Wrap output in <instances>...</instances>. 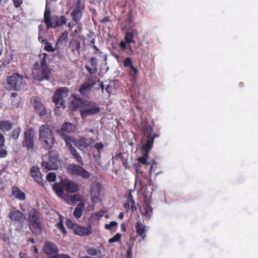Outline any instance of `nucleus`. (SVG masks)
Listing matches in <instances>:
<instances>
[{
    "mask_svg": "<svg viewBox=\"0 0 258 258\" xmlns=\"http://www.w3.org/2000/svg\"><path fill=\"white\" fill-rule=\"evenodd\" d=\"M49 56V54L45 52L39 54L40 65L38 62H36L32 69V74L35 79L38 80L49 79L51 70L47 64V61L50 59Z\"/></svg>",
    "mask_w": 258,
    "mask_h": 258,
    "instance_id": "f257e3e1",
    "label": "nucleus"
},
{
    "mask_svg": "<svg viewBox=\"0 0 258 258\" xmlns=\"http://www.w3.org/2000/svg\"><path fill=\"white\" fill-rule=\"evenodd\" d=\"M39 138L43 147L50 150L53 146L55 140L52 130L48 124L41 125L39 128Z\"/></svg>",
    "mask_w": 258,
    "mask_h": 258,
    "instance_id": "f03ea898",
    "label": "nucleus"
},
{
    "mask_svg": "<svg viewBox=\"0 0 258 258\" xmlns=\"http://www.w3.org/2000/svg\"><path fill=\"white\" fill-rule=\"evenodd\" d=\"M28 225L31 232L37 235L42 232V227L40 213L35 209H32L29 212L28 218Z\"/></svg>",
    "mask_w": 258,
    "mask_h": 258,
    "instance_id": "7ed1b4c3",
    "label": "nucleus"
},
{
    "mask_svg": "<svg viewBox=\"0 0 258 258\" xmlns=\"http://www.w3.org/2000/svg\"><path fill=\"white\" fill-rule=\"evenodd\" d=\"M50 13V10L46 6L44 14V22L46 24L47 29L51 28H55L67 23V19L65 16H55L52 19L54 23V25H52Z\"/></svg>",
    "mask_w": 258,
    "mask_h": 258,
    "instance_id": "20e7f679",
    "label": "nucleus"
},
{
    "mask_svg": "<svg viewBox=\"0 0 258 258\" xmlns=\"http://www.w3.org/2000/svg\"><path fill=\"white\" fill-rule=\"evenodd\" d=\"M66 224L67 227L72 230L75 234L80 236H87L92 233V227L90 225L87 227H83L73 222L70 219H67Z\"/></svg>",
    "mask_w": 258,
    "mask_h": 258,
    "instance_id": "39448f33",
    "label": "nucleus"
},
{
    "mask_svg": "<svg viewBox=\"0 0 258 258\" xmlns=\"http://www.w3.org/2000/svg\"><path fill=\"white\" fill-rule=\"evenodd\" d=\"M85 8V0H74L71 16L73 20L78 24L81 20Z\"/></svg>",
    "mask_w": 258,
    "mask_h": 258,
    "instance_id": "423d86ee",
    "label": "nucleus"
},
{
    "mask_svg": "<svg viewBox=\"0 0 258 258\" xmlns=\"http://www.w3.org/2000/svg\"><path fill=\"white\" fill-rule=\"evenodd\" d=\"M58 155L57 153L50 151L49 153L48 161L43 160L41 163L42 167L48 170H55L58 167Z\"/></svg>",
    "mask_w": 258,
    "mask_h": 258,
    "instance_id": "0eeeda50",
    "label": "nucleus"
},
{
    "mask_svg": "<svg viewBox=\"0 0 258 258\" xmlns=\"http://www.w3.org/2000/svg\"><path fill=\"white\" fill-rule=\"evenodd\" d=\"M7 82L10 88L15 90H20L25 85V82L22 76L18 74H14L8 77Z\"/></svg>",
    "mask_w": 258,
    "mask_h": 258,
    "instance_id": "6e6552de",
    "label": "nucleus"
},
{
    "mask_svg": "<svg viewBox=\"0 0 258 258\" xmlns=\"http://www.w3.org/2000/svg\"><path fill=\"white\" fill-rule=\"evenodd\" d=\"M68 92L69 90L66 87L60 88L55 91L52 98V101L57 108L64 105L63 98L68 95Z\"/></svg>",
    "mask_w": 258,
    "mask_h": 258,
    "instance_id": "1a4fd4ad",
    "label": "nucleus"
},
{
    "mask_svg": "<svg viewBox=\"0 0 258 258\" xmlns=\"http://www.w3.org/2000/svg\"><path fill=\"white\" fill-rule=\"evenodd\" d=\"M68 171L73 175H77L83 178H88L90 174L83 167L77 164H70L67 167Z\"/></svg>",
    "mask_w": 258,
    "mask_h": 258,
    "instance_id": "9d476101",
    "label": "nucleus"
},
{
    "mask_svg": "<svg viewBox=\"0 0 258 258\" xmlns=\"http://www.w3.org/2000/svg\"><path fill=\"white\" fill-rule=\"evenodd\" d=\"M24 141L23 146L28 150L34 149V131L33 128H27L24 133Z\"/></svg>",
    "mask_w": 258,
    "mask_h": 258,
    "instance_id": "9b49d317",
    "label": "nucleus"
},
{
    "mask_svg": "<svg viewBox=\"0 0 258 258\" xmlns=\"http://www.w3.org/2000/svg\"><path fill=\"white\" fill-rule=\"evenodd\" d=\"M44 251L50 258L58 254V249L55 243L47 241L44 244Z\"/></svg>",
    "mask_w": 258,
    "mask_h": 258,
    "instance_id": "f8f14e48",
    "label": "nucleus"
},
{
    "mask_svg": "<svg viewBox=\"0 0 258 258\" xmlns=\"http://www.w3.org/2000/svg\"><path fill=\"white\" fill-rule=\"evenodd\" d=\"M30 175L36 183L40 186H44L42 175L38 167L33 166L31 168Z\"/></svg>",
    "mask_w": 258,
    "mask_h": 258,
    "instance_id": "ddd939ff",
    "label": "nucleus"
},
{
    "mask_svg": "<svg viewBox=\"0 0 258 258\" xmlns=\"http://www.w3.org/2000/svg\"><path fill=\"white\" fill-rule=\"evenodd\" d=\"M69 33L64 31L58 37L55 45L56 48H61L67 47L70 44Z\"/></svg>",
    "mask_w": 258,
    "mask_h": 258,
    "instance_id": "4468645a",
    "label": "nucleus"
},
{
    "mask_svg": "<svg viewBox=\"0 0 258 258\" xmlns=\"http://www.w3.org/2000/svg\"><path fill=\"white\" fill-rule=\"evenodd\" d=\"M101 184L98 182L94 181L90 185V196L93 202L99 199V196L101 190Z\"/></svg>",
    "mask_w": 258,
    "mask_h": 258,
    "instance_id": "2eb2a0df",
    "label": "nucleus"
},
{
    "mask_svg": "<svg viewBox=\"0 0 258 258\" xmlns=\"http://www.w3.org/2000/svg\"><path fill=\"white\" fill-rule=\"evenodd\" d=\"M33 107L39 116H43L46 114V110L42 103L41 102L40 98H34Z\"/></svg>",
    "mask_w": 258,
    "mask_h": 258,
    "instance_id": "dca6fc26",
    "label": "nucleus"
},
{
    "mask_svg": "<svg viewBox=\"0 0 258 258\" xmlns=\"http://www.w3.org/2000/svg\"><path fill=\"white\" fill-rule=\"evenodd\" d=\"M63 186H64V190L69 193H74L79 190L77 184L68 179H63Z\"/></svg>",
    "mask_w": 258,
    "mask_h": 258,
    "instance_id": "f3484780",
    "label": "nucleus"
},
{
    "mask_svg": "<svg viewBox=\"0 0 258 258\" xmlns=\"http://www.w3.org/2000/svg\"><path fill=\"white\" fill-rule=\"evenodd\" d=\"M9 218L13 221L21 222L25 219L24 215L19 210H11L9 213Z\"/></svg>",
    "mask_w": 258,
    "mask_h": 258,
    "instance_id": "a211bd4d",
    "label": "nucleus"
},
{
    "mask_svg": "<svg viewBox=\"0 0 258 258\" xmlns=\"http://www.w3.org/2000/svg\"><path fill=\"white\" fill-rule=\"evenodd\" d=\"M137 236H139L144 240L146 237V227L141 222H138L135 226Z\"/></svg>",
    "mask_w": 258,
    "mask_h": 258,
    "instance_id": "6ab92c4d",
    "label": "nucleus"
},
{
    "mask_svg": "<svg viewBox=\"0 0 258 258\" xmlns=\"http://www.w3.org/2000/svg\"><path fill=\"white\" fill-rule=\"evenodd\" d=\"M101 110L100 107L96 106L85 109L80 110V114L83 118H86L88 115H95L99 113Z\"/></svg>",
    "mask_w": 258,
    "mask_h": 258,
    "instance_id": "aec40b11",
    "label": "nucleus"
},
{
    "mask_svg": "<svg viewBox=\"0 0 258 258\" xmlns=\"http://www.w3.org/2000/svg\"><path fill=\"white\" fill-rule=\"evenodd\" d=\"M157 136L158 135L156 134H153V136H148L146 143L142 147V150L148 153L153 147L154 138Z\"/></svg>",
    "mask_w": 258,
    "mask_h": 258,
    "instance_id": "412c9836",
    "label": "nucleus"
},
{
    "mask_svg": "<svg viewBox=\"0 0 258 258\" xmlns=\"http://www.w3.org/2000/svg\"><path fill=\"white\" fill-rule=\"evenodd\" d=\"M92 139L82 138L75 141L74 145L80 149L87 148L91 144Z\"/></svg>",
    "mask_w": 258,
    "mask_h": 258,
    "instance_id": "4be33fe9",
    "label": "nucleus"
},
{
    "mask_svg": "<svg viewBox=\"0 0 258 258\" xmlns=\"http://www.w3.org/2000/svg\"><path fill=\"white\" fill-rule=\"evenodd\" d=\"M75 130V126L73 125L70 122H66L62 126L61 128V130H57L56 131L57 133L60 136H63L64 133L63 132H66L67 133H72L74 132Z\"/></svg>",
    "mask_w": 258,
    "mask_h": 258,
    "instance_id": "5701e85b",
    "label": "nucleus"
},
{
    "mask_svg": "<svg viewBox=\"0 0 258 258\" xmlns=\"http://www.w3.org/2000/svg\"><path fill=\"white\" fill-rule=\"evenodd\" d=\"M89 81L90 82V83L85 82L81 86L79 89V91L82 95H85L86 92L90 91L95 85V82L94 81L91 80V79Z\"/></svg>",
    "mask_w": 258,
    "mask_h": 258,
    "instance_id": "b1692460",
    "label": "nucleus"
},
{
    "mask_svg": "<svg viewBox=\"0 0 258 258\" xmlns=\"http://www.w3.org/2000/svg\"><path fill=\"white\" fill-rule=\"evenodd\" d=\"M12 194L18 200L24 201L26 199L25 194L16 186L12 187Z\"/></svg>",
    "mask_w": 258,
    "mask_h": 258,
    "instance_id": "393cba45",
    "label": "nucleus"
},
{
    "mask_svg": "<svg viewBox=\"0 0 258 258\" xmlns=\"http://www.w3.org/2000/svg\"><path fill=\"white\" fill-rule=\"evenodd\" d=\"M52 188L58 197H62L64 189V186H63V179L61 180L59 183L54 184Z\"/></svg>",
    "mask_w": 258,
    "mask_h": 258,
    "instance_id": "a878e982",
    "label": "nucleus"
},
{
    "mask_svg": "<svg viewBox=\"0 0 258 258\" xmlns=\"http://www.w3.org/2000/svg\"><path fill=\"white\" fill-rule=\"evenodd\" d=\"M90 63L92 68H91L87 65H86L85 68L88 71V73L91 75L97 72V58L94 57H92L90 59Z\"/></svg>",
    "mask_w": 258,
    "mask_h": 258,
    "instance_id": "bb28decb",
    "label": "nucleus"
},
{
    "mask_svg": "<svg viewBox=\"0 0 258 258\" xmlns=\"http://www.w3.org/2000/svg\"><path fill=\"white\" fill-rule=\"evenodd\" d=\"M85 209V205L83 203H79L76 207L75 208L74 211V216L77 218H80L82 215V213Z\"/></svg>",
    "mask_w": 258,
    "mask_h": 258,
    "instance_id": "cd10ccee",
    "label": "nucleus"
},
{
    "mask_svg": "<svg viewBox=\"0 0 258 258\" xmlns=\"http://www.w3.org/2000/svg\"><path fill=\"white\" fill-rule=\"evenodd\" d=\"M143 215L147 218H150L152 214L153 209L149 202H145L143 205Z\"/></svg>",
    "mask_w": 258,
    "mask_h": 258,
    "instance_id": "c85d7f7f",
    "label": "nucleus"
},
{
    "mask_svg": "<svg viewBox=\"0 0 258 258\" xmlns=\"http://www.w3.org/2000/svg\"><path fill=\"white\" fill-rule=\"evenodd\" d=\"M13 123L10 121H1L0 122V130L3 132L10 130L13 126Z\"/></svg>",
    "mask_w": 258,
    "mask_h": 258,
    "instance_id": "c756f323",
    "label": "nucleus"
},
{
    "mask_svg": "<svg viewBox=\"0 0 258 258\" xmlns=\"http://www.w3.org/2000/svg\"><path fill=\"white\" fill-rule=\"evenodd\" d=\"M62 138L65 141L66 144L69 150V151L71 150L72 148H75L73 146V144L74 145L75 141L76 140H74L73 138L70 136H68L66 134H64L63 136H61Z\"/></svg>",
    "mask_w": 258,
    "mask_h": 258,
    "instance_id": "7c9ffc66",
    "label": "nucleus"
},
{
    "mask_svg": "<svg viewBox=\"0 0 258 258\" xmlns=\"http://www.w3.org/2000/svg\"><path fill=\"white\" fill-rule=\"evenodd\" d=\"M69 151L71 155L73 156L74 158L76 160V161L81 165H83V161L82 158L79 154L77 152L76 149L75 148H72L71 150Z\"/></svg>",
    "mask_w": 258,
    "mask_h": 258,
    "instance_id": "2f4dec72",
    "label": "nucleus"
},
{
    "mask_svg": "<svg viewBox=\"0 0 258 258\" xmlns=\"http://www.w3.org/2000/svg\"><path fill=\"white\" fill-rule=\"evenodd\" d=\"M63 217L61 215L59 216V222L56 224V226L59 229L63 234L66 235L67 231L63 224Z\"/></svg>",
    "mask_w": 258,
    "mask_h": 258,
    "instance_id": "473e14b6",
    "label": "nucleus"
},
{
    "mask_svg": "<svg viewBox=\"0 0 258 258\" xmlns=\"http://www.w3.org/2000/svg\"><path fill=\"white\" fill-rule=\"evenodd\" d=\"M152 129V126L150 124L146 123L143 125V133L144 135H147V137L148 136H152L151 135Z\"/></svg>",
    "mask_w": 258,
    "mask_h": 258,
    "instance_id": "72a5a7b5",
    "label": "nucleus"
},
{
    "mask_svg": "<svg viewBox=\"0 0 258 258\" xmlns=\"http://www.w3.org/2000/svg\"><path fill=\"white\" fill-rule=\"evenodd\" d=\"M95 147L97 150V156L98 157V158H100L101 156V151H103V148H104V145L100 142V143H97L95 145Z\"/></svg>",
    "mask_w": 258,
    "mask_h": 258,
    "instance_id": "f704fd0d",
    "label": "nucleus"
},
{
    "mask_svg": "<svg viewBox=\"0 0 258 258\" xmlns=\"http://www.w3.org/2000/svg\"><path fill=\"white\" fill-rule=\"evenodd\" d=\"M38 40L42 44H44V48H53L47 39H42L40 36L38 37Z\"/></svg>",
    "mask_w": 258,
    "mask_h": 258,
    "instance_id": "c9c22d12",
    "label": "nucleus"
},
{
    "mask_svg": "<svg viewBox=\"0 0 258 258\" xmlns=\"http://www.w3.org/2000/svg\"><path fill=\"white\" fill-rule=\"evenodd\" d=\"M21 132V129L20 127H17L14 130L12 133L11 137L14 139L16 140L18 138L20 133Z\"/></svg>",
    "mask_w": 258,
    "mask_h": 258,
    "instance_id": "e433bc0d",
    "label": "nucleus"
},
{
    "mask_svg": "<svg viewBox=\"0 0 258 258\" xmlns=\"http://www.w3.org/2000/svg\"><path fill=\"white\" fill-rule=\"evenodd\" d=\"M133 37H134V35L132 33H131V32L126 33L125 34V38H124L125 42L127 43H128V44H130L132 42H134L133 41Z\"/></svg>",
    "mask_w": 258,
    "mask_h": 258,
    "instance_id": "4c0bfd02",
    "label": "nucleus"
},
{
    "mask_svg": "<svg viewBox=\"0 0 258 258\" xmlns=\"http://www.w3.org/2000/svg\"><path fill=\"white\" fill-rule=\"evenodd\" d=\"M148 155V153L145 152L142 157H139L138 159V161H139V163H142L143 164H147Z\"/></svg>",
    "mask_w": 258,
    "mask_h": 258,
    "instance_id": "58836bf2",
    "label": "nucleus"
},
{
    "mask_svg": "<svg viewBox=\"0 0 258 258\" xmlns=\"http://www.w3.org/2000/svg\"><path fill=\"white\" fill-rule=\"evenodd\" d=\"M56 179V174L54 172H49L46 175V180L48 182H54Z\"/></svg>",
    "mask_w": 258,
    "mask_h": 258,
    "instance_id": "ea45409f",
    "label": "nucleus"
},
{
    "mask_svg": "<svg viewBox=\"0 0 258 258\" xmlns=\"http://www.w3.org/2000/svg\"><path fill=\"white\" fill-rule=\"evenodd\" d=\"M121 235L119 233L116 234L113 237L110 238L108 240L109 243H112L120 240Z\"/></svg>",
    "mask_w": 258,
    "mask_h": 258,
    "instance_id": "a19ab883",
    "label": "nucleus"
},
{
    "mask_svg": "<svg viewBox=\"0 0 258 258\" xmlns=\"http://www.w3.org/2000/svg\"><path fill=\"white\" fill-rule=\"evenodd\" d=\"M123 64L124 67H130L132 65V61L130 57H126L123 61Z\"/></svg>",
    "mask_w": 258,
    "mask_h": 258,
    "instance_id": "79ce46f5",
    "label": "nucleus"
},
{
    "mask_svg": "<svg viewBox=\"0 0 258 258\" xmlns=\"http://www.w3.org/2000/svg\"><path fill=\"white\" fill-rule=\"evenodd\" d=\"M8 151L3 147L0 148V158H5L8 156Z\"/></svg>",
    "mask_w": 258,
    "mask_h": 258,
    "instance_id": "37998d69",
    "label": "nucleus"
},
{
    "mask_svg": "<svg viewBox=\"0 0 258 258\" xmlns=\"http://www.w3.org/2000/svg\"><path fill=\"white\" fill-rule=\"evenodd\" d=\"M84 43L85 44L86 43H87L89 45V47L90 48H97L95 45H94V40H84Z\"/></svg>",
    "mask_w": 258,
    "mask_h": 258,
    "instance_id": "c03bdc74",
    "label": "nucleus"
},
{
    "mask_svg": "<svg viewBox=\"0 0 258 258\" xmlns=\"http://www.w3.org/2000/svg\"><path fill=\"white\" fill-rule=\"evenodd\" d=\"M117 223L115 221H112L108 224H105V228L106 230H111L113 227L117 226Z\"/></svg>",
    "mask_w": 258,
    "mask_h": 258,
    "instance_id": "a18cd8bd",
    "label": "nucleus"
},
{
    "mask_svg": "<svg viewBox=\"0 0 258 258\" xmlns=\"http://www.w3.org/2000/svg\"><path fill=\"white\" fill-rule=\"evenodd\" d=\"M130 68L131 69V71L129 72L130 74L133 77H135L137 75L138 70L133 64Z\"/></svg>",
    "mask_w": 258,
    "mask_h": 258,
    "instance_id": "49530a36",
    "label": "nucleus"
},
{
    "mask_svg": "<svg viewBox=\"0 0 258 258\" xmlns=\"http://www.w3.org/2000/svg\"><path fill=\"white\" fill-rule=\"evenodd\" d=\"M87 253L91 255H96L98 254V250L94 248H91L88 249Z\"/></svg>",
    "mask_w": 258,
    "mask_h": 258,
    "instance_id": "de8ad7c7",
    "label": "nucleus"
},
{
    "mask_svg": "<svg viewBox=\"0 0 258 258\" xmlns=\"http://www.w3.org/2000/svg\"><path fill=\"white\" fill-rule=\"evenodd\" d=\"M50 258H72V257L68 254H55V255L52 256Z\"/></svg>",
    "mask_w": 258,
    "mask_h": 258,
    "instance_id": "09e8293b",
    "label": "nucleus"
},
{
    "mask_svg": "<svg viewBox=\"0 0 258 258\" xmlns=\"http://www.w3.org/2000/svg\"><path fill=\"white\" fill-rule=\"evenodd\" d=\"M5 138L4 136L0 133V148L4 147L5 146Z\"/></svg>",
    "mask_w": 258,
    "mask_h": 258,
    "instance_id": "8fccbe9b",
    "label": "nucleus"
},
{
    "mask_svg": "<svg viewBox=\"0 0 258 258\" xmlns=\"http://www.w3.org/2000/svg\"><path fill=\"white\" fill-rule=\"evenodd\" d=\"M14 6L16 8H18L22 4L23 0H13Z\"/></svg>",
    "mask_w": 258,
    "mask_h": 258,
    "instance_id": "3c124183",
    "label": "nucleus"
},
{
    "mask_svg": "<svg viewBox=\"0 0 258 258\" xmlns=\"http://www.w3.org/2000/svg\"><path fill=\"white\" fill-rule=\"evenodd\" d=\"M130 203L131 202H127L123 204V207L126 210V212H128L130 210Z\"/></svg>",
    "mask_w": 258,
    "mask_h": 258,
    "instance_id": "603ef678",
    "label": "nucleus"
},
{
    "mask_svg": "<svg viewBox=\"0 0 258 258\" xmlns=\"http://www.w3.org/2000/svg\"><path fill=\"white\" fill-rule=\"evenodd\" d=\"M110 21V20L109 17H105L102 19L100 20V22L102 24H103V23H105L106 22H109Z\"/></svg>",
    "mask_w": 258,
    "mask_h": 258,
    "instance_id": "864d4df0",
    "label": "nucleus"
},
{
    "mask_svg": "<svg viewBox=\"0 0 258 258\" xmlns=\"http://www.w3.org/2000/svg\"><path fill=\"white\" fill-rule=\"evenodd\" d=\"M132 247L130 246H129V247L127 250V251H126L127 258H130L132 256Z\"/></svg>",
    "mask_w": 258,
    "mask_h": 258,
    "instance_id": "5fc2aeb1",
    "label": "nucleus"
},
{
    "mask_svg": "<svg viewBox=\"0 0 258 258\" xmlns=\"http://www.w3.org/2000/svg\"><path fill=\"white\" fill-rule=\"evenodd\" d=\"M131 208L132 209V211L133 212L137 210V207L136 206L135 202V201H132V202H131Z\"/></svg>",
    "mask_w": 258,
    "mask_h": 258,
    "instance_id": "6e6d98bb",
    "label": "nucleus"
},
{
    "mask_svg": "<svg viewBox=\"0 0 258 258\" xmlns=\"http://www.w3.org/2000/svg\"><path fill=\"white\" fill-rule=\"evenodd\" d=\"M82 30V27L80 25H78L77 29L75 30L74 33L76 34L79 33L81 32Z\"/></svg>",
    "mask_w": 258,
    "mask_h": 258,
    "instance_id": "4d7b16f0",
    "label": "nucleus"
},
{
    "mask_svg": "<svg viewBox=\"0 0 258 258\" xmlns=\"http://www.w3.org/2000/svg\"><path fill=\"white\" fill-rule=\"evenodd\" d=\"M119 46H120V48H126V46L125 41V42L121 41L119 43Z\"/></svg>",
    "mask_w": 258,
    "mask_h": 258,
    "instance_id": "13d9d810",
    "label": "nucleus"
},
{
    "mask_svg": "<svg viewBox=\"0 0 258 258\" xmlns=\"http://www.w3.org/2000/svg\"><path fill=\"white\" fill-rule=\"evenodd\" d=\"M127 201L129 202H132V201H134L133 198V196L131 194H130L128 196Z\"/></svg>",
    "mask_w": 258,
    "mask_h": 258,
    "instance_id": "bf43d9fd",
    "label": "nucleus"
},
{
    "mask_svg": "<svg viewBox=\"0 0 258 258\" xmlns=\"http://www.w3.org/2000/svg\"><path fill=\"white\" fill-rule=\"evenodd\" d=\"M120 228L122 231L124 232L126 231L125 225L123 223L120 225Z\"/></svg>",
    "mask_w": 258,
    "mask_h": 258,
    "instance_id": "052dcab7",
    "label": "nucleus"
},
{
    "mask_svg": "<svg viewBox=\"0 0 258 258\" xmlns=\"http://www.w3.org/2000/svg\"><path fill=\"white\" fill-rule=\"evenodd\" d=\"M26 255V253H24L23 252H20L19 253V256L21 258H25Z\"/></svg>",
    "mask_w": 258,
    "mask_h": 258,
    "instance_id": "680f3d73",
    "label": "nucleus"
},
{
    "mask_svg": "<svg viewBox=\"0 0 258 258\" xmlns=\"http://www.w3.org/2000/svg\"><path fill=\"white\" fill-rule=\"evenodd\" d=\"M105 90H106V91L107 93H109L110 92V91H111V87H110V86L109 85L106 86V87L105 88Z\"/></svg>",
    "mask_w": 258,
    "mask_h": 258,
    "instance_id": "e2e57ef3",
    "label": "nucleus"
},
{
    "mask_svg": "<svg viewBox=\"0 0 258 258\" xmlns=\"http://www.w3.org/2000/svg\"><path fill=\"white\" fill-rule=\"evenodd\" d=\"M33 252L35 254H38V249L37 248L36 246H35V245L33 246Z\"/></svg>",
    "mask_w": 258,
    "mask_h": 258,
    "instance_id": "0e129e2a",
    "label": "nucleus"
},
{
    "mask_svg": "<svg viewBox=\"0 0 258 258\" xmlns=\"http://www.w3.org/2000/svg\"><path fill=\"white\" fill-rule=\"evenodd\" d=\"M124 216V214L123 213H120L119 215V216H118V218L120 219H122L123 218Z\"/></svg>",
    "mask_w": 258,
    "mask_h": 258,
    "instance_id": "69168bd1",
    "label": "nucleus"
},
{
    "mask_svg": "<svg viewBox=\"0 0 258 258\" xmlns=\"http://www.w3.org/2000/svg\"><path fill=\"white\" fill-rule=\"evenodd\" d=\"M28 240L30 242H31L32 243H35V240H34V239L33 238H30Z\"/></svg>",
    "mask_w": 258,
    "mask_h": 258,
    "instance_id": "338daca9",
    "label": "nucleus"
},
{
    "mask_svg": "<svg viewBox=\"0 0 258 258\" xmlns=\"http://www.w3.org/2000/svg\"><path fill=\"white\" fill-rule=\"evenodd\" d=\"M45 50H47L48 51V52L52 53V52H53L54 51V50L55 49H45Z\"/></svg>",
    "mask_w": 258,
    "mask_h": 258,
    "instance_id": "774afa93",
    "label": "nucleus"
}]
</instances>
